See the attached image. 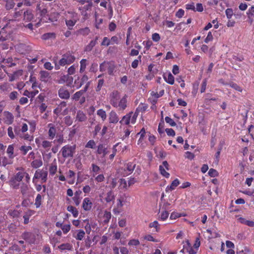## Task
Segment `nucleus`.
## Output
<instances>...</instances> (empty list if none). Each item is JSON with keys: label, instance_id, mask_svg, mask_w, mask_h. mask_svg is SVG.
I'll use <instances>...</instances> for the list:
<instances>
[{"label": "nucleus", "instance_id": "nucleus-62", "mask_svg": "<svg viewBox=\"0 0 254 254\" xmlns=\"http://www.w3.org/2000/svg\"><path fill=\"white\" fill-rule=\"evenodd\" d=\"M8 214L9 215L13 217H17L19 215V212L18 211L16 210H10L8 211Z\"/></svg>", "mask_w": 254, "mask_h": 254}, {"label": "nucleus", "instance_id": "nucleus-63", "mask_svg": "<svg viewBox=\"0 0 254 254\" xmlns=\"http://www.w3.org/2000/svg\"><path fill=\"white\" fill-rule=\"evenodd\" d=\"M96 145L95 142L93 140H90L86 144L87 148H94Z\"/></svg>", "mask_w": 254, "mask_h": 254}, {"label": "nucleus", "instance_id": "nucleus-42", "mask_svg": "<svg viewBox=\"0 0 254 254\" xmlns=\"http://www.w3.org/2000/svg\"><path fill=\"white\" fill-rule=\"evenodd\" d=\"M80 72H83L86 67L87 65V60L86 59H82L80 62Z\"/></svg>", "mask_w": 254, "mask_h": 254}, {"label": "nucleus", "instance_id": "nucleus-46", "mask_svg": "<svg viewBox=\"0 0 254 254\" xmlns=\"http://www.w3.org/2000/svg\"><path fill=\"white\" fill-rule=\"evenodd\" d=\"M19 149L23 155H26L29 150L32 149V147L30 146L23 145L20 147Z\"/></svg>", "mask_w": 254, "mask_h": 254}, {"label": "nucleus", "instance_id": "nucleus-1", "mask_svg": "<svg viewBox=\"0 0 254 254\" xmlns=\"http://www.w3.org/2000/svg\"><path fill=\"white\" fill-rule=\"evenodd\" d=\"M75 60V56L70 52H68L62 55V58L58 62L56 59H53L55 64V68L56 70L60 69L61 66L69 65L72 64Z\"/></svg>", "mask_w": 254, "mask_h": 254}, {"label": "nucleus", "instance_id": "nucleus-59", "mask_svg": "<svg viewBox=\"0 0 254 254\" xmlns=\"http://www.w3.org/2000/svg\"><path fill=\"white\" fill-rule=\"evenodd\" d=\"M225 14L228 19H231L234 14L233 9L232 8L226 9Z\"/></svg>", "mask_w": 254, "mask_h": 254}, {"label": "nucleus", "instance_id": "nucleus-5", "mask_svg": "<svg viewBox=\"0 0 254 254\" xmlns=\"http://www.w3.org/2000/svg\"><path fill=\"white\" fill-rule=\"evenodd\" d=\"M19 171L16 173L12 177L14 178L16 181H19L20 182L22 179L25 178V181L27 183H29L30 180V177L29 175L22 168L17 169Z\"/></svg>", "mask_w": 254, "mask_h": 254}, {"label": "nucleus", "instance_id": "nucleus-45", "mask_svg": "<svg viewBox=\"0 0 254 254\" xmlns=\"http://www.w3.org/2000/svg\"><path fill=\"white\" fill-rule=\"evenodd\" d=\"M42 197L41 195L40 194H38L36 197L35 202V205L36 208H39L42 202Z\"/></svg>", "mask_w": 254, "mask_h": 254}, {"label": "nucleus", "instance_id": "nucleus-9", "mask_svg": "<svg viewBox=\"0 0 254 254\" xmlns=\"http://www.w3.org/2000/svg\"><path fill=\"white\" fill-rule=\"evenodd\" d=\"M65 19L78 21L79 16L77 12L73 9L65 10L64 13Z\"/></svg>", "mask_w": 254, "mask_h": 254}, {"label": "nucleus", "instance_id": "nucleus-61", "mask_svg": "<svg viewBox=\"0 0 254 254\" xmlns=\"http://www.w3.org/2000/svg\"><path fill=\"white\" fill-rule=\"evenodd\" d=\"M140 244L139 241L137 239H132L130 240L128 243V245L129 246H137L139 245Z\"/></svg>", "mask_w": 254, "mask_h": 254}, {"label": "nucleus", "instance_id": "nucleus-12", "mask_svg": "<svg viewBox=\"0 0 254 254\" xmlns=\"http://www.w3.org/2000/svg\"><path fill=\"white\" fill-rule=\"evenodd\" d=\"M58 95L61 99H68L70 97V93L65 86H62L58 90Z\"/></svg>", "mask_w": 254, "mask_h": 254}, {"label": "nucleus", "instance_id": "nucleus-47", "mask_svg": "<svg viewBox=\"0 0 254 254\" xmlns=\"http://www.w3.org/2000/svg\"><path fill=\"white\" fill-rule=\"evenodd\" d=\"M169 214V213L166 210L162 211L159 216L160 219L162 221L166 220L168 218Z\"/></svg>", "mask_w": 254, "mask_h": 254}, {"label": "nucleus", "instance_id": "nucleus-15", "mask_svg": "<svg viewBox=\"0 0 254 254\" xmlns=\"http://www.w3.org/2000/svg\"><path fill=\"white\" fill-rule=\"evenodd\" d=\"M92 205V202L89 197H85L84 198L82 204V207L85 211L90 210L91 209Z\"/></svg>", "mask_w": 254, "mask_h": 254}, {"label": "nucleus", "instance_id": "nucleus-23", "mask_svg": "<svg viewBox=\"0 0 254 254\" xmlns=\"http://www.w3.org/2000/svg\"><path fill=\"white\" fill-rule=\"evenodd\" d=\"M11 89L10 84L8 82H4L0 84V90L1 92H9Z\"/></svg>", "mask_w": 254, "mask_h": 254}, {"label": "nucleus", "instance_id": "nucleus-41", "mask_svg": "<svg viewBox=\"0 0 254 254\" xmlns=\"http://www.w3.org/2000/svg\"><path fill=\"white\" fill-rule=\"evenodd\" d=\"M66 103L64 101L62 102L58 106V108L55 109L54 111H58L59 110H63V111H67V109L66 108Z\"/></svg>", "mask_w": 254, "mask_h": 254}, {"label": "nucleus", "instance_id": "nucleus-21", "mask_svg": "<svg viewBox=\"0 0 254 254\" xmlns=\"http://www.w3.org/2000/svg\"><path fill=\"white\" fill-rule=\"evenodd\" d=\"M127 196L125 193H122L119 195L117 199V205L118 207H122L127 201Z\"/></svg>", "mask_w": 254, "mask_h": 254}, {"label": "nucleus", "instance_id": "nucleus-36", "mask_svg": "<svg viewBox=\"0 0 254 254\" xmlns=\"http://www.w3.org/2000/svg\"><path fill=\"white\" fill-rule=\"evenodd\" d=\"M67 210L72 214L74 217H77L78 216V211L75 207L70 205L67 207Z\"/></svg>", "mask_w": 254, "mask_h": 254}, {"label": "nucleus", "instance_id": "nucleus-51", "mask_svg": "<svg viewBox=\"0 0 254 254\" xmlns=\"http://www.w3.org/2000/svg\"><path fill=\"white\" fill-rule=\"evenodd\" d=\"M59 248L62 250H70L72 249V246L69 244H64L59 246Z\"/></svg>", "mask_w": 254, "mask_h": 254}, {"label": "nucleus", "instance_id": "nucleus-14", "mask_svg": "<svg viewBox=\"0 0 254 254\" xmlns=\"http://www.w3.org/2000/svg\"><path fill=\"white\" fill-rule=\"evenodd\" d=\"M108 146L106 144H100L97 147V152L104 157L108 154Z\"/></svg>", "mask_w": 254, "mask_h": 254}, {"label": "nucleus", "instance_id": "nucleus-8", "mask_svg": "<svg viewBox=\"0 0 254 254\" xmlns=\"http://www.w3.org/2000/svg\"><path fill=\"white\" fill-rule=\"evenodd\" d=\"M137 116V114H136V112L132 117L131 114L129 113L123 118L122 120L121 121V123L123 125H128L130 123L133 124L135 122Z\"/></svg>", "mask_w": 254, "mask_h": 254}, {"label": "nucleus", "instance_id": "nucleus-44", "mask_svg": "<svg viewBox=\"0 0 254 254\" xmlns=\"http://www.w3.org/2000/svg\"><path fill=\"white\" fill-rule=\"evenodd\" d=\"M100 168L99 166L95 164H92L91 168V172L93 173V176L95 177V175L97 174L100 171Z\"/></svg>", "mask_w": 254, "mask_h": 254}, {"label": "nucleus", "instance_id": "nucleus-58", "mask_svg": "<svg viewBox=\"0 0 254 254\" xmlns=\"http://www.w3.org/2000/svg\"><path fill=\"white\" fill-rule=\"evenodd\" d=\"M13 117L11 114L8 113L6 115V119L5 121L6 123L8 125L11 124L13 122Z\"/></svg>", "mask_w": 254, "mask_h": 254}, {"label": "nucleus", "instance_id": "nucleus-28", "mask_svg": "<svg viewBox=\"0 0 254 254\" xmlns=\"http://www.w3.org/2000/svg\"><path fill=\"white\" fill-rule=\"evenodd\" d=\"M78 21L71 20L69 19H65V22L68 30H71L73 29V26L75 25Z\"/></svg>", "mask_w": 254, "mask_h": 254}, {"label": "nucleus", "instance_id": "nucleus-19", "mask_svg": "<svg viewBox=\"0 0 254 254\" xmlns=\"http://www.w3.org/2000/svg\"><path fill=\"white\" fill-rule=\"evenodd\" d=\"M40 80L42 82H47L51 78L50 73L45 70H42L40 72Z\"/></svg>", "mask_w": 254, "mask_h": 254}, {"label": "nucleus", "instance_id": "nucleus-27", "mask_svg": "<svg viewBox=\"0 0 254 254\" xmlns=\"http://www.w3.org/2000/svg\"><path fill=\"white\" fill-rule=\"evenodd\" d=\"M9 184L13 189H18L20 186V182L11 177L9 181Z\"/></svg>", "mask_w": 254, "mask_h": 254}, {"label": "nucleus", "instance_id": "nucleus-56", "mask_svg": "<svg viewBox=\"0 0 254 254\" xmlns=\"http://www.w3.org/2000/svg\"><path fill=\"white\" fill-rule=\"evenodd\" d=\"M28 190V187L26 184L22 183L20 186V190L22 194H25L27 193Z\"/></svg>", "mask_w": 254, "mask_h": 254}, {"label": "nucleus", "instance_id": "nucleus-43", "mask_svg": "<svg viewBox=\"0 0 254 254\" xmlns=\"http://www.w3.org/2000/svg\"><path fill=\"white\" fill-rule=\"evenodd\" d=\"M23 10L18 11H15L13 15V18L14 20H19L23 14Z\"/></svg>", "mask_w": 254, "mask_h": 254}, {"label": "nucleus", "instance_id": "nucleus-32", "mask_svg": "<svg viewBox=\"0 0 254 254\" xmlns=\"http://www.w3.org/2000/svg\"><path fill=\"white\" fill-rule=\"evenodd\" d=\"M31 165L34 168H38L42 166L43 162L41 159H36L32 162Z\"/></svg>", "mask_w": 254, "mask_h": 254}, {"label": "nucleus", "instance_id": "nucleus-18", "mask_svg": "<svg viewBox=\"0 0 254 254\" xmlns=\"http://www.w3.org/2000/svg\"><path fill=\"white\" fill-rule=\"evenodd\" d=\"M90 83L88 82L87 84H86L84 88L82 90H80L79 91L76 92L73 96V99L75 100H78L81 96L87 90L89 86Z\"/></svg>", "mask_w": 254, "mask_h": 254}, {"label": "nucleus", "instance_id": "nucleus-55", "mask_svg": "<svg viewBox=\"0 0 254 254\" xmlns=\"http://www.w3.org/2000/svg\"><path fill=\"white\" fill-rule=\"evenodd\" d=\"M56 37V34L54 33H48L44 34L42 36V38L44 40H47L49 39L50 38H55Z\"/></svg>", "mask_w": 254, "mask_h": 254}, {"label": "nucleus", "instance_id": "nucleus-33", "mask_svg": "<svg viewBox=\"0 0 254 254\" xmlns=\"http://www.w3.org/2000/svg\"><path fill=\"white\" fill-rule=\"evenodd\" d=\"M37 9L40 11L42 16H45L48 12L47 8L43 7V5H41V4L37 5Z\"/></svg>", "mask_w": 254, "mask_h": 254}, {"label": "nucleus", "instance_id": "nucleus-3", "mask_svg": "<svg viewBox=\"0 0 254 254\" xmlns=\"http://www.w3.org/2000/svg\"><path fill=\"white\" fill-rule=\"evenodd\" d=\"M48 172L44 169L37 170L32 179L33 184L38 183V180H41L42 183L46 182L47 180Z\"/></svg>", "mask_w": 254, "mask_h": 254}, {"label": "nucleus", "instance_id": "nucleus-22", "mask_svg": "<svg viewBox=\"0 0 254 254\" xmlns=\"http://www.w3.org/2000/svg\"><path fill=\"white\" fill-rule=\"evenodd\" d=\"M186 251L189 254H196L197 251L195 250L194 248H192L191 246L189 240H187L186 241Z\"/></svg>", "mask_w": 254, "mask_h": 254}, {"label": "nucleus", "instance_id": "nucleus-31", "mask_svg": "<svg viewBox=\"0 0 254 254\" xmlns=\"http://www.w3.org/2000/svg\"><path fill=\"white\" fill-rule=\"evenodd\" d=\"M5 2V8L6 10H10L12 9L15 3L13 0H3Z\"/></svg>", "mask_w": 254, "mask_h": 254}, {"label": "nucleus", "instance_id": "nucleus-11", "mask_svg": "<svg viewBox=\"0 0 254 254\" xmlns=\"http://www.w3.org/2000/svg\"><path fill=\"white\" fill-rule=\"evenodd\" d=\"M169 165L166 161L163 162L162 164L159 166V171L160 174L164 177L168 178L170 174L166 171L169 170Z\"/></svg>", "mask_w": 254, "mask_h": 254}, {"label": "nucleus", "instance_id": "nucleus-37", "mask_svg": "<svg viewBox=\"0 0 254 254\" xmlns=\"http://www.w3.org/2000/svg\"><path fill=\"white\" fill-rule=\"evenodd\" d=\"M109 120L112 123H116L118 122L119 118L115 112H110Z\"/></svg>", "mask_w": 254, "mask_h": 254}, {"label": "nucleus", "instance_id": "nucleus-26", "mask_svg": "<svg viewBox=\"0 0 254 254\" xmlns=\"http://www.w3.org/2000/svg\"><path fill=\"white\" fill-rule=\"evenodd\" d=\"M13 158H7L6 157H3L1 158V161L2 163V165L4 167L6 166L7 165H10L12 164L13 161L12 159Z\"/></svg>", "mask_w": 254, "mask_h": 254}, {"label": "nucleus", "instance_id": "nucleus-4", "mask_svg": "<svg viewBox=\"0 0 254 254\" xmlns=\"http://www.w3.org/2000/svg\"><path fill=\"white\" fill-rule=\"evenodd\" d=\"M115 64L110 62L104 61L100 64L99 69L101 72L107 71L109 75H112L115 70Z\"/></svg>", "mask_w": 254, "mask_h": 254}, {"label": "nucleus", "instance_id": "nucleus-53", "mask_svg": "<svg viewBox=\"0 0 254 254\" xmlns=\"http://www.w3.org/2000/svg\"><path fill=\"white\" fill-rule=\"evenodd\" d=\"M42 146L47 150H49L52 146V142L44 140L42 143Z\"/></svg>", "mask_w": 254, "mask_h": 254}, {"label": "nucleus", "instance_id": "nucleus-16", "mask_svg": "<svg viewBox=\"0 0 254 254\" xmlns=\"http://www.w3.org/2000/svg\"><path fill=\"white\" fill-rule=\"evenodd\" d=\"M127 96L125 95L120 101L117 102V105L114 107L118 108L119 110H124L127 107Z\"/></svg>", "mask_w": 254, "mask_h": 254}, {"label": "nucleus", "instance_id": "nucleus-64", "mask_svg": "<svg viewBox=\"0 0 254 254\" xmlns=\"http://www.w3.org/2000/svg\"><path fill=\"white\" fill-rule=\"evenodd\" d=\"M167 123L169 124L171 126L174 127L176 125V123L169 117H166L165 119Z\"/></svg>", "mask_w": 254, "mask_h": 254}, {"label": "nucleus", "instance_id": "nucleus-30", "mask_svg": "<svg viewBox=\"0 0 254 254\" xmlns=\"http://www.w3.org/2000/svg\"><path fill=\"white\" fill-rule=\"evenodd\" d=\"M38 93V90H35L33 91H29L27 90L24 91L23 93V95L28 98H34L36 95H37Z\"/></svg>", "mask_w": 254, "mask_h": 254}, {"label": "nucleus", "instance_id": "nucleus-52", "mask_svg": "<svg viewBox=\"0 0 254 254\" xmlns=\"http://www.w3.org/2000/svg\"><path fill=\"white\" fill-rule=\"evenodd\" d=\"M236 218H237V220L238 222L242 224H244V225L246 224L247 220L246 218L243 217L241 215H236Z\"/></svg>", "mask_w": 254, "mask_h": 254}, {"label": "nucleus", "instance_id": "nucleus-57", "mask_svg": "<svg viewBox=\"0 0 254 254\" xmlns=\"http://www.w3.org/2000/svg\"><path fill=\"white\" fill-rule=\"evenodd\" d=\"M213 40V36L212 35V32L211 31H209L206 37L204 39V42L205 43H208L209 42L212 41Z\"/></svg>", "mask_w": 254, "mask_h": 254}, {"label": "nucleus", "instance_id": "nucleus-25", "mask_svg": "<svg viewBox=\"0 0 254 254\" xmlns=\"http://www.w3.org/2000/svg\"><path fill=\"white\" fill-rule=\"evenodd\" d=\"M49 127V130L48 131V135L49 136V138L50 139H53L56 135V128L53 127V126L52 124H49L48 125Z\"/></svg>", "mask_w": 254, "mask_h": 254}, {"label": "nucleus", "instance_id": "nucleus-7", "mask_svg": "<svg viewBox=\"0 0 254 254\" xmlns=\"http://www.w3.org/2000/svg\"><path fill=\"white\" fill-rule=\"evenodd\" d=\"M92 6V3L91 2H88V3L84 6L78 7V10L80 11L81 14L83 16L84 19H86L88 18L89 14L88 11L91 10Z\"/></svg>", "mask_w": 254, "mask_h": 254}, {"label": "nucleus", "instance_id": "nucleus-40", "mask_svg": "<svg viewBox=\"0 0 254 254\" xmlns=\"http://www.w3.org/2000/svg\"><path fill=\"white\" fill-rule=\"evenodd\" d=\"M6 153H7L8 157L9 158H14V145L13 144L9 145L8 146V148L6 150Z\"/></svg>", "mask_w": 254, "mask_h": 254}, {"label": "nucleus", "instance_id": "nucleus-24", "mask_svg": "<svg viewBox=\"0 0 254 254\" xmlns=\"http://www.w3.org/2000/svg\"><path fill=\"white\" fill-rule=\"evenodd\" d=\"M163 77H164L165 81L167 83H168L171 85L174 84V77L171 73H169V74H168L167 75H164Z\"/></svg>", "mask_w": 254, "mask_h": 254}, {"label": "nucleus", "instance_id": "nucleus-50", "mask_svg": "<svg viewBox=\"0 0 254 254\" xmlns=\"http://www.w3.org/2000/svg\"><path fill=\"white\" fill-rule=\"evenodd\" d=\"M229 85L231 87L234 88L236 90L238 91L239 92H242L243 91L242 88L240 86H239L237 84H236L234 82H232L229 83Z\"/></svg>", "mask_w": 254, "mask_h": 254}, {"label": "nucleus", "instance_id": "nucleus-35", "mask_svg": "<svg viewBox=\"0 0 254 254\" xmlns=\"http://www.w3.org/2000/svg\"><path fill=\"white\" fill-rule=\"evenodd\" d=\"M90 32V29L86 27L80 29L77 31L78 34L82 35V36H86L88 35Z\"/></svg>", "mask_w": 254, "mask_h": 254}, {"label": "nucleus", "instance_id": "nucleus-29", "mask_svg": "<svg viewBox=\"0 0 254 254\" xmlns=\"http://www.w3.org/2000/svg\"><path fill=\"white\" fill-rule=\"evenodd\" d=\"M57 171V165L56 160L51 164L50 167L49 172L51 175H54Z\"/></svg>", "mask_w": 254, "mask_h": 254}, {"label": "nucleus", "instance_id": "nucleus-13", "mask_svg": "<svg viewBox=\"0 0 254 254\" xmlns=\"http://www.w3.org/2000/svg\"><path fill=\"white\" fill-rule=\"evenodd\" d=\"M110 97L111 104L113 106L117 105L120 97V93L118 91H114L111 93Z\"/></svg>", "mask_w": 254, "mask_h": 254}, {"label": "nucleus", "instance_id": "nucleus-38", "mask_svg": "<svg viewBox=\"0 0 254 254\" xmlns=\"http://www.w3.org/2000/svg\"><path fill=\"white\" fill-rule=\"evenodd\" d=\"M88 80V76L86 74H84L82 76V77H81V78L80 79V81L79 84L77 85L76 89L79 88L80 87H81V86L82 85H83L85 83H86V84H87L88 82H87Z\"/></svg>", "mask_w": 254, "mask_h": 254}, {"label": "nucleus", "instance_id": "nucleus-34", "mask_svg": "<svg viewBox=\"0 0 254 254\" xmlns=\"http://www.w3.org/2000/svg\"><path fill=\"white\" fill-rule=\"evenodd\" d=\"M149 227L150 228H154L155 229V232H158L160 230V225L157 221H154L153 222L150 223L149 224Z\"/></svg>", "mask_w": 254, "mask_h": 254}, {"label": "nucleus", "instance_id": "nucleus-39", "mask_svg": "<svg viewBox=\"0 0 254 254\" xmlns=\"http://www.w3.org/2000/svg\"><path fill=\"white\" fill-rule=\"evenodd\" d=\"M120 185L119 188L120 189H125L127 190L128 188V185L127 184V182L124 179H121L119 181Z\"/></svg>", "mask_w": 254, "mask_h": 254}, {"label": "nucleus", "instance_id": "nucleus-2", "mask_svg": "<svg viewBox=\"0 0 254 254\" xmlns=\"http://www.w3.org/2000/svg\"><path fill=\"white\" fill-rule=\"evenodd\" d=\"M27 130L28 126L25 123H22L20 127H15L14 128V132L17 135L24 139L31 140L32 139V136L27 133H24Z\"/></svg>", "mask_w": 254, "mask_h": 254}, {"label": "nucleus", "instance_id": "nucleus-17", "mask_svg": "<svg viewBox=\"0 0 254 254\" xmlns=\"http://www.w3.org/2000/svg\"><path fill=\"white\" fill-rule=\"evenodd\" d=\"M23 20L25 22H30L34 18V15L31 9H27L23 11Z\"/></svg>", "mask_w": 254, "mask_h": 254}, {"label": "nucleus", "instance_id": "nucleus-49", "mask_svg": "<svg viewBox=\"0 0 254 254\" xmlns=\"http://www.w3.org/2000/svg\"><path fill=\"white\" fill-rule=\"evenodd\" d=\"M85 236V232L82 230H79L77 231V234L75 238L78 240H82Z\"/></svg>", "mask_w": 254, "mask_h": 254}, {"label": "nucleus", "instance_id": "nucleus-20", "mask_svg": "<svg viewBox=\"0 0 254 254\" xmlns=\"http://www.w3.org/2000/svg\"><path fill=\"white\" fill-rule=\"evenodd\" d=\"M180 184V181L178 179H175L171 183V185L167 186L165 189L166 192H169L174 190Z\"/></svg>", "mask_w": 254, "mask_h": 254}, {"label": "nucleus", "instance_id": "nucleus-60", "mask_svg": "<svg viewBox=\"0 0 254 254\" xmlns=\"http://www.w3.org/2000/svg\"><path fill=\"white\" fill-rule=\"evenodd\" d=\"M96 41L92 40L86 47V51H91L96 45Z\"/></svg>", "mask_w": 254, "mask_h": 254}, {"label": "nucleus", "instance_id": "nucleus-10", "mask_svg": "<svg viewBox=\"0 0 254 254\" xmlns=\"http://www.w3.org/2000/svg\"><path fill=\"white\" fill-rule=\"evenodd\" d=\"M164 94V90L163 89L160 91L159 93L152 91L150 93L151 97L149 98V100L153 105H154L157 103L158 99L162 97Z\"/></svg>", "mask_w": 254, "mask_h": 254}, {"label": "nucleus", "instance_id": "nucleus-6", "mask_svg": "<svg viewBox=\"0 0 254 254\" xmlns=\"http://www.w3.org/2000/svg\"><path fill=\"white\" fill-rule=\"evenodd\" d=\"M75 148L74 146L69 145L64 146L61 149L63 156L64 158L72 157L74 152Z\"/></svg>", "mask_w": 254, "mask_h": 254}, {"label": "nucleus", "instance_id": "nucleus-54", "mask_svg": "<svg viewBox=\"0 0 254 254\" xmlns=\"http://www.w3.org/2000/svg\"><path fill=\"white\" fill-rule=\"evenodd\" d=\"M115 196L114 193L112 191H110L107 193V197L106 198V200L107 202H110L114 199Z\"/></svg>", "mask_w": 254, "mask_h": 254}, {"label": "nucleus", "instance_id": "nucleus-48", "mask_svg": "<svg viewBox=\"0 0 254 254\" xmlns=\"http://www.w3.org/2000/svg\"><path fill=\"white\" fill-rule=\"evenodd\" d=\"M141 56L139 55L137 59L134 60L131 63V66L133 68H136L138 65L139 62H141Z\"/></svg>", "mask_w": 254, "mask_h": 254}]
</instances>
